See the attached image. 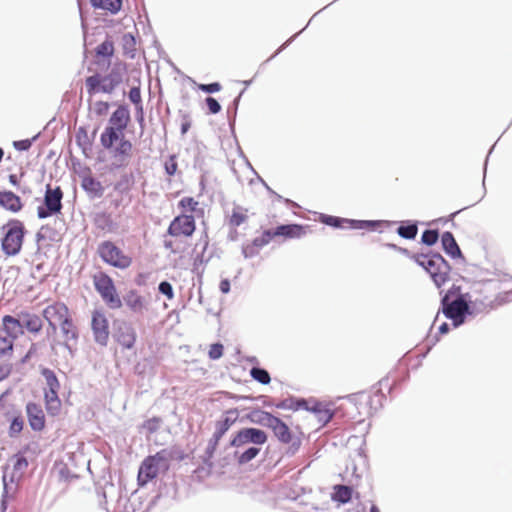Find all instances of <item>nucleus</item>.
<instances>
[{"instance_id":"nucleus-1","label":"nucleus","mask_w":512,"mask_h":512,"mask_svg":"<svg viewBox=\"0 0 512 512\" xmlns=\"http://www.w3.org/2000/svg\"><path fill=\"white\" fill-rule=\"evenodd\" d=\"M477 291L462 293L460 286L452 285L442 296L440 311L452 321L453 327H460L468 316H475L486 310L485 301L475 296Z\"/></svg>"},{"instance_id":"nucleus-2","label":"nucleus","mask_w":512,"mask_h":512,"mask_svg":"<svg viewBox=\"0 0 512 512\" xmlns=\"http://www.w3.org/2000/svg\"><path fill=\"white\" fill-rule=\"evenodd\" d=\"M268 441L267 433L255 427H243L232 434L225 450L235 448L233 457L239 465H245L255 459L260 451V446Z\"/></svg>"},{"instance_id":"nucleus-3","label":"nucleus","mask_w":512,"mask_h":512,"mask_svg":"<svg viewBox=\"0 0 512 512\" xmlns=\"http://www.w3.org/2000/svg\"><path fill=\"white\" fill-rule=\"evenodd\" d=\"M397 251L421 266L438 288L449 280L451 266L440 253L428 251L412 254L408 249L402 247L397 248Z\"/></svg>"},{"instance_id":"nucleus-4","label":"nucleus","mask_w":512,"mask_h":512,"mask_svg":"<svg viewBox=\"0 0 512 512\" xmlns=\"http://www.w3.org/2000/svg\"><path fill=\"white\" fill-rule=\"evenodd\" d=\"M4 235L1 239V249L7 256H16L20 253L24 238L26 235V228L22 221L18 219H10L5 225L2 226Z\"/></svg>"},{"instance_id":"nucleus-5","label":"nucleus","mask_w":512,"mask_h":512,"mask_svg":"<svg viewBox=\"0 0 512 512\" xmlns=\"http://www.w3.org/2000/svg\"><path fill=\"white\" fill-rule=\"evenodd\" d=\"M123 81V69L114 66L105 76L96 73L85 79L86 89L89 95L99 92L111 94Z\"/></svg>"},{"instance_id":"nucleus-6","label":"nucleus","mask_w":512,"mask_h":512,"mask_svg":"<svg viewBox=\"0 0 512 512\" xmlns=\"http://www.w3.org/2000/svg\"><path fill=\"white\" fill-rule=\"evenodd\" d=\"M97 254L104 263L121 270L129 268L132 264V258L110 240L98 244Z\"/></svg>"},{"instance_id":"nucleus-7","label":"nucleus","mask_w":512,"mask_h":512,"mask_svg":"<svg viewBox=\"0 0 512 512\" xmlns=\"http://www.w3.org/2000/svg\"><path fill=\"white\" fill-rule=\"evenodd\" d=\"M93 284L95 290L111 309L122 307V300L117 294L115 284L107 273L98 272L93 275Z\"/></svg>"},{"instance_id":"nucleus-8","label":"nucleus","mask_w":512,"mask_h":512,"mask_svg":"<svg viewBox=\"0 0 512 512\" xmlns=\"http://www.w3.org/2000/svg\"><path fill=\"white\" fill-rule=\"evenodd\" d=\"M62 199L63 191L61 187L57 186L55 188H51V185L48 184L46 186L43 205H40L37 208V217L39 219H46L61 213L63 207Z\"/></svg>"},{"instance_id":"nucleus-9","label":"nucleus","mask_w":512,"mask_h":512,"mask_svg":"<svg viewBox=\"0 0 512 512\" xmlns=\"http://www.w3.org/2000/svg\"><path fill=\"white\" fill-rule=\"evenodd\" d=\"M91 329L94 341L101 346H107L110 334L109 323L107 317L101 310L93 311Z\"/></svg>"},{"instance_id":"nucleus-10","label":"nucleus","mask_w":512,"mask_h":512,"mask_svg":"<svg viewBox=\"0 0 512 512\" xmlns=\"http://www.w3.org/2000/svg\"><path fill=\"white\" fill-rule=\"evenodd\" d=\"M196 229L195 219L193 215L181 214L176 216L170 223L167 233L170 236L190 237Z\"/></svg>"},{"instance_id":"nucleus-11","label":"nucleus","mask_w":512,"mask_h":512,"mask_svg":"<svg viewBox=\"0 0 512 512\" xmlns=\"http://www.w3.org/2000/svg\"><path fill=\"white\" fill-rule=\"evenodd\" d=\"M269 428L273 431L274 436L278 439V441L284 444L291 443V446L289 447V453L294 454L299 449L301 444L300 440H293L290 428L280 418L275 416Z\"/></svg>"},{"instance_id":"nucleus-12","label":"nucleus","mask_w":512,"mask_h":512,"mask_svg":"<svg viewBox=\"0 0 512 512\" xmlns=\"http://www.w3.org/2000/svg\"><path fill=\"white\" fill-rule=\"evenodd\" d=\"M61 333L63 337L65 338V341L63 343H59L62 345L70 354V356L73 358L75 356L76 349L73 347V345L70 343L71 340L77 341L79 337L78 329L74 325L73 320L71 316L69 315V310L67 309L66 316L61 321Z\"/></svg>"},{"instance_id":"nucleus-13","label":"nucleus","mask_w":512,"mask_h":512,"mask_svg":"<svg viewBox=\"0 0 512 512\" xmlns=\"http://www.w3.org/2000/svg\"><path fill=\"white\" fill-rule=\"evenodd\" d=\"M30 428L40 432L45 428V414L40 404L28 402L25 407Z\"/></svg>"},{"instance_id":"nucleus-14","label":"nucleus","mask_w":512,"mask_h":512,"mask_svg":"<svg viewBox=\"0 0 512 512\" xmlns=\"http://www.w3.org/2000/svg\"><path fill=\"white\" fill-rule=\"evenodd\" d=\"M67 306L62 303L50 305L43 310V317L48 321L49 329L48 332L55 333L57 330V324L61 327V321L66 316Z\"/></svg>"},{"instance_id":"nucleus-15","label":"nucleus","mask_w":512,"mask_h":512,"mask_svg":"<svg viewBox=\"0 0 512 512\" xmlns=\"http://www.w3.org/2000/svg\"><path fill=\"white\" fill-rule=\"evenodd\" d=\"M114 337L123 348L132 349L136 342V331L131 324L120 322L115 329Z\"/></svg>"},{"instance_id":"nucleus-16","label":"nucleus","mask_w":512,"mask_h":512,"mask_svg":"<svg viewBox=\"0 0 512 512\" xmlns=\"http://www.w3.org/2000/svg\"><path fill=\"white\" fill-rule=\"evenodd\" d=\"M111 150L112 156L116 161V163H114V167L120 168L127 165L129 159L132 157L133 145L130 140L122 138L117 146L113 147Z\"/></svg>"},{"instance_id":"nucleus-17","label":"nucleus","mask_w":512,"mask_h":512,"mask_svg":"<svg viewBox=\"0 0 512 512\" xmlns=\"http://www.w3.org/2000/svg\"><path fill=\"white\" fill-rule=\"evenodd\" d=\"M160 467L153 462L152 458L146 457L138 470V485L145 486L148 482L157 477Z\"/></svg>"},{"instance_id":"nucleus-18","label":"nucleus","mask_w":512,"mask_h":512,"mask_svg":"<svg viewBox=\"0 0 512 512\" xmlns=\"http://www.w3.org/2000/svg\"><path fill=\"white\" fill-rule=\"evenodd\" d=\"M131 116L127 105H120L110 116L108 126L114 127L119 131H125Z\"/></svg>"},{"instance_id":"nucleus-19","label":"nucleus","mask_w":512,"mask_h":512,"mask_svg":"<svg viewBox=\"0 0 512 512\" xmlns=\"http://www.w3.org/2000/svg\"><path fill=\"white\" fill-rule=\"evenodd\" d=\"M81 188L91 200L101 198L105 190L102 183L92 175H85L82 177Z\"/></svg>"},{"instance_id":"nucleus-20","label":"nucleus","mask_w":512,"mask_h":512,"mask_svg":"<svg viewBox=\"0 0 512 512\" xmlns=\"http://www.w3.org/2000/svg\"><path fill=\"white\" fill-rule=\"evenodd\" d=\"M441 245L444 252L453 259L464 260L462 251L450 231H445L441 235Z\"/></svg>"},{"instance_id":"nucleus-21","label":"nucleus","mask_w":512,"mask_h":512,"mask_svg":"<svg viewBox=\"0 0 512 512\" xmlns=\"http://www.w3.org/2000/svg\"><path fill=\"white\" fill-rule=\"evenodd\" d=\"M122 305L125 304L132 312L142 314L145 310V299L137 290L132 289L126 292L122 297Z\"/></svg>"},{"instance_id":"nucleus-22","label":"nucleus","mask_w":512,"mask_h":512,"mask_svg":"<svg viewBox=\"0 0 512 512\" xmlns=\"http://www.w3.org/2000/svg\"><path fill=\"white\" fill-rule=\"evenodd\" d=\"M275 237L281 236L286 239L301 238L306 233V226L301 224H281L273 229Z\"/></svg>"},{"instance_id":"nucleus-23","label":"nucleus","mask_w":512,"mask_h":512,"mask_svg":"<svg viewBox=\"0 0 512 512\" xmlns=\"http://www.w3.org/2000/svg\"><path fill=\"white\" fill-rule=\"evenodd\" d=\"M3 328L1 329L6 335L11 336L14 340H16L19 336H21L24 331L22 330V326L20 323L19 315H5L2 318Z\"/></svg>"},{"instance_id":"nucleus-24","label":"nucleus","mask_w":512,"mask_h":512,"mask_svg":"<svg viewBox=\"0 0 512 512\" xmlns=\"http://www.w3.org/2000/svg\"><path fill=\"white\" fill-rule=\"evenodd\" d=\"M22 330L27 329L31 333H38L42 329V319L33 313L21 311L18 313Z\"/></svg>"},{"instance_id":"nucleus-25","label":"nucleus","mask_w":512,"mask_h":512,"mask_svg":"<svg viewBox=\"0 0 512 512\" xmlns=\"http://www.w3.org/2000/svg\"><path fill=\"white\" fill-rule=\"evenodd\" d=\"M125 138L124 131H119L114 127L106 126L104 131L100 135V143L106 150H111L116 142H120V139Z\"/></svg>"},{"instance_id":"nucleus-26","label":"nucleus","mask_w":512,"mask_h":512,"mask_svg":"<svg viewBox=\"0 0 512 512\" xmlns=\"http://www.w3.org/2000/svg\"><path fill=\"white\" fill-rule=\"evenodd\" d=\"M0 206L13 213L19 212L23 204L18 195L12 191H0Z\"/></svg>"},{"instance_id":"nucleus-27","label":"nucleus","mask_w":512,"mask_h":512,"mask_svg":"<svg viewBox=\"0 0 512 512\" xmlns=\"http://www.w3.org/2000/svg\"><path fill=\"white\" fill-rule=\"evenodd\" d=\"M275 416L267 411L259 408H254L246 414V419L263 427L269 428Z\"/></svg>"},{"instance_id":"nucleus-28","label":"nucleus","mask_w":512,"mask_h":512,"mask_svg":"<svg viewBox=\"0 0 512 512\" xmlns=\"http://www.w3.org/2000/svg\"><path fill=\"white\" fill-rule=\"evenodd\" d=\"M491 288H496V281L494 279H488V280L474 284L469 292L478 290L477 292H475V296H477L480 299H483L485 301V305H486V309H487L489 306L487 303V301L489 300V297H488V295H486V292H488Z\"/></svg>"},{"instance_id":"nucleus-29","label":"nucleus","mask_w":512,"mask_h":512,"mask_svg":"<svg viewBox=\"0 0 512 512\" xmlns=\"http://www.w3.org/2000/svg\"><path fill=\"white\" fill-rule=\"evenodd\" d=\"M90 4L95 9L109 11L116 14L121 10L122 0H90Z\"/></svg>"},{"instance_id":"nucleus-30","label":"nucleus","mask_w":512,"mask_h":512,"mask_svg":"<svg viewBox=\"0 0 512 512\" xmlns=\"http://www.w3.org/2000/svg\"><path fill=\"white\" fill-rule=\"evenodd\" d=\"M353 490L347 485H335L332 500L341 504L348 503L352 498Z\"/></svg>"},{"instance_id":"nucleus-31","label":"nucleus","mask_w":512,"mask_h":512,"mask_svg":"<svg viewBox=\"0 0 512 512\" xmlns=\"http://www.w3.org/2000/svg\"><path fill=\"white\" fill-rule=\"evenodd\" d=\"M418 233L417 222L406 221L397 228V234L407 240H413Z\"/></svg>"},{"instance_id":"nucleus-32","label":"nucleus","mask_w":512,"mask_h":512,"mask_svg":"<svg viewBox=\"0 0 512 512\" xmlns=\"http://www.w3.org/2000/svg\"><path fill=\"white\" fill-rule=\"evenodd\" d=\"M307 400L303 398L289 397L275 404L278 409H288L297 411L299 409L306 408Z\"/></svg>"},{"instance_id":"nucleus-33","label":"nucleus","mask_w":512,"mask_h":512,"mask_svg":"<svg viewBox=\"0 0 512 512\" xmlns=\"http://www.w3.org/2000/svg\"><path fill=\"white\" fill-rule=\"evenodd\" d=\"M352 219L341 218L332 215L321 214L320 221L333 228L349 229V222Z\"/></svg>"},{"instance_id":"nucleus-34","label":"nucleus","mask_w":512,"mask_h":512,"mask_svg":"<svg viewBox=\"0 0 512 512\" xmlns=\"http://www.w3.org/2000/svg\"><path fill=\"white\" fill-rule=\"evenodd\" d=\"M384 223H386V221L352 219L349 222V229H367V230L375 231L377 228H379Z\"/></svg>"},{"instance_id":"nucleus-35","label":"nucleus","mask_w":512,"mask_h":512,"mask_svg":"<svg viewBox=\"0 0 512 512\" xmlns=\"http://www.w3.org/2000/svg\"><path fill=\"white\" fill-rule=\"evenodd\" d=\"M27 467L28 461L26 457L17 455L13 463V472L10 476V483L13 484L15 478H19Z\"/></svg>"},{"instance_id":"nucleus-36","label":"nucleus","mask_w":512,"mask_h":512,"mask_svg":"<svg viewBox=\"0 0 512 512\" xmlns=\"http://www.w3.org/2000/svg\"><path fill=\"white\" fill-rule=\"evenodd\" d=\"M208 244H209L208 235H207V232H204L203 235L199 239V243L196 245V247L202 245V251L197 254V256L195 258V264L196 263L207 264L210 261L211 255H208V256L206 255V250H207Z\"/></svg>"},{"instance_id":"nucleus-37","label":"nucleus","mask_w":512,"mask_h":512,"mask_svg":"<svg viewBox=\"0 0 512 512\" xmlns=\"http://www.w3.org/2000/svg\"><path fill=\"white\" fill-rule=\"evenodd\" d=\"M41 375L46 381L47 390H59L60 383L55 372L49 368H42Z\"/></svg>"},{"instance_id":"nucleus-38","label":"nucleus","mask_w":512,"mask_h":512,"mask_svg":"<svg viewBox=\"0 0 512 512\" xmlns=\"http://www.w3.org/2000/svg\"><path fill=\"white\" fill-rule=\"evenodd\" d=\"M246 212L247 209L242 206H235L229 218V224L233 227H238L243 224L247 220Z\"/></svg>"},{"instance_id":"nucleus-39","label":"nucleus","mask_w":512,"mask_h":512,"mask_svg":"<svg viewBox=\"0 0 512 512\" xmlns=\"http://www.w3.org/2000/svg\"><path fill=\"white\" fill-rule=\"evenodd\" d=\"M149 457L152 458L153 462H155V464H157L160 468L167 469L169 466V461L172 459V452L168 449H162L155 455H150Z\"/></svg>"},{"instance_id":"nucleus-40","label":"nucleus","mask_w":512,"mask_h":512,"mask_svg":"<svg viewBox=\"0 0 512 512\" xmlns=\"http://www.w3.org/2000/svg\"><path fill=\"white\" fill-rule=\"evenodd\" d=\"M250 375L255 381H257L263 385H267L271 381L269 372L262 367H258V366L252 367L250 370Z\"/></svg>"},{"instance_id":"nucleus-41","label":"nucleus","mask_w":512,"mask_h":512,"mask_svg":"<svg viewBox=\"0 0 512 512\" xmlns=\"http://www.w3.org/2000/svg\"><path fill=\"white\" fill-rule=\"evenodd\" d=\"M95 53L99 57L111 58L114 55V44L110 39H106L101 44H99Z\"/></svg>"},{"instance_id":"nucleus-42","label":"nucleus","mask_w":512,"mask_h":512,"mask_svg":"<svg viewBox=\"0 0 512 512\" xmlns=\"http://www.w3.org/2000/svg\"><path fill=\"white\" fill-rule=\"evenodd\" d=\"M14 341L11 336L6 335L0 329V356H6L12 352Z\"/></svg>"},{"instance_id":"nucleus-43","label":"nucleus","mask_w":512,"mask_h":512,"mask_svg":"<svg viewBox=\"0 0 512 512\" xmlns=\"http://www.w3.org/2000/svg\"><path fill=\"white\" fill-rule=\"evenodd\" d=\"M24 428V420L21 415L14 416L11 419L8 434L11 438L17 437Z\"/></svg>"},{"instance_id":"nucleus-44","label":"nucleus","mask_w":512,"mask_h":512,"mask_svg":"<svg viewBox=\"0 0 512 512\" xmlns=\"http://www.w3.org/2000/svg\"><path fill=\"white\" fill-rule=\"evenodd\" d=\"M438 239H439L438 229H426L423 231L422 236H421V242L428 247H431L434 244H436Z\"/></svg>"},{"instance_id":"nucleus-45","label":"nucleus","mask_w":512,"mask_h":512,"mask_svg":"<svg viewBox=\"0 0 512 512\" xmlns=\"http://www.w3.org/2000/svg\"><path fill=\"white\" fill-rule=\"evenodd\" d=\"M275 237L273 229H266L262 232L261 236L255 237L253 239L254 246H257L259 249L268 245L272 239Z\"/></svg>"},{"instance_id":"nucleus-46","label":"nucleus","mask_w":512,"mask_h":512,"mask_svg":"<svg viewBox=\"0 0 512 512\" xmlns=\"http://www.w3.org/2000/svg\"><path fill=\"white\" fill-rule=\"evenodd\" d=\"M239 417V412L236 408L225 411L222 417L219 419L229 429L236 423Z\"/></svg>"},{"instance_id":"nucleus-47","label":"nucleus","mask_w":512,"mask_h":512,"mask_svg":"<svg viewBox=\"0 0 512 512\" xmlns=\"http://www.w3.org/2000/svg\"><path fill=\"white\" fill-rule=\"evenodd\" d=\"M123 42V50L125 54H130V57H134V52L136 50V40L135 37L131 33H126L122 37Z\"/></svg>"},{"instance_id":"nucleus-48","label":"nucleus","mask_w":512,"mask_h":512,"mask_svg":"<svg viewBox=\"0 0 512 512\" xmlns=\"http://www.w3.org/2000/svg\"><path fill=\"white\" fill-rule=\"evenodd\" d=\"M217 448L215 446L210 445L207 443V446L205 448V451L203 455L201 456L202 463L207 466L208 468H213V458L215 455Z\"/></svg>"},{"instance_id":"nucleus-49","label":"nucleus","mask_w":512,"mask_h":512,"mask_svg":"<svg viewBox=\"0 0 512 512\" xmlns=\"http://www.w3.org/2000/svg\"><path fill=\"white\" fill-rule=\"evenodd\" d=\"M161 423H162L161 418L152 417V418L146 420L143 423L142 427H143V429L146 430V432L148 434H154L155 432H157L159 430Z\"/></svg>"},{"instance_id":"nucleus-50","label":"nucleus","mask_w":512,"mask_h":512,"mask_svg":"<svg viewBox=\"0 0 512 512\" xmlns=\"http://www.w3.org/2000/svg\"><path fill=\"white\" fill-rule=\"evenodd\" d=\"M133 182V175L132 174H123L120 177V180L115 184V190L124 192L129 190L131 184Z\"/></svg>"},{"instance_id":"nucleus-51","label":"nucleus","mask_w":512,"mask_h":512,"mask_svg":"<svg viewBox=\"0 0 512 512\" xmlns=\"http://www.w3.org/2000/svg\"><path fill=\"white\" fill-rule=\"evenodd\" d=\"M199 202L196 201L193 197H183L178 206L184 210H189L190 212H196L198 208Z\"/></svg>"},{"instance_id":"nucleus-52","label":"nucleus","mask_w":512,"mask_h":512,"mask_svg":"<svg viewBox=\"0 0 512 512\" xmlns=\"http://www.w3.org/2000/svg\"><path fill=\"white\" fill-rule=\"evenodd\" d=\"M39 133L33 136L31 139L16 140L13 142V147L18 151H28L32 146L33 142L39 137Z\"/></svg>"},{"instance_id":"nucleus-53","label":"nucleus","mask_w":512,"mask_h":512,"mask_svg":"<svg viewBox=\"0 0 512 512\" xmlns=\"http://www.w3.org/2000/svg\"><path fill=\"white\" fill-rule=\"evenodd\" d=\"M129 100L137 107L142 106L141 91L139 86H133L128 93Z\"/></svg>"},{"instance_id":"nucleus-54","label":"nucleus","mask_w":512,"mask_h":512,"mask_svg":"<svg viewBox=\"0 0 512 512\" xmlns=\"http://www.w3.org/2000/svg\"><path fill=\"white\" fill-rule=\"evenodd\" d=\"M224 346L217 342L210 346L208 356L212 360H217L223 356Z\"/></svg>"},{"instance_id":"nucleus-55","label":"nucleus","mask_w":512,"mask_h":512,"mask_svg":"<svg viewBox=\"0 0 512 512\" xmlns=\"http://www.w3.org/2000/svg\"><path fill=\"white\" fill-rule=\"evenodd\" d=\"M158 291L168 299H173L174 297L173 287L168 281H161L158 285Z\"/></svg>"},{"instance_id":"nucleus-56","label":"nucleus","mask_w":512,"mask_h":512,"mask_svg":"<svg viewBox=\"0 0 512 512\" xmlns=\"http://www.w3.org/2000/svg\"><path fill=\"white\" fill-rule=\"evenodd\" d=\"M177 168H178V164H177V161H176V156L175 155H171L169 157V159L167 161H165V163H164L165 172L169 176H173L176 173Z\"/></svg>"},{"instance_id":"nucleus-57","label":"nucleus","mask_w":512,"mask_h":512,"mask_svg":"<svg viewBox=\"0 0 512 512\" xmlns=\"http://www.w3.org/2000/svg\"><path fill=\"white\" fill-rule=\"evenodd\" d=\"M7 472L5 471L4 472V475H3V485H4V491H3V495H2V500H1V504H0V512H6L7 510V500H6V497H7V494L9 492V489H10V486L7 482Z\"/></svg>"},{"instance_id":"nucleus-58","label":"nucleus","mask_w":512,"mask_h":512,"mask_svg":"<svg viewBox=\"0 0 512 512\" xmlns=\"http://www.w3.org/2000/svg\"><path fill=\"white\" fill-rule=\"evenodd\" d=\"M205 103L207 105V108L211 114H217L221 111V105L218 102V100L212 96H208L205 99Z\"/></svg>"},{"instance_id":"nucleus-59","label":"nucleus","mask_w":512,"mask_h":512,"mask_svg":"<svg viewBox=\"0 0 512 512\" xmlns=\"http://www.w3.org/2000/svg\"><path fill=\"white\" fill-rule=\"evenodd\" d=\"M259 253V248L257 246H254V243L251 242L250 244L243 245L242 246V254L244 258H253Z\"/></svg>"},{"instance_id":"nucleus-60","label":"nucleus","mask_w":512,"mask_h":512,"mask_svg":"<svg viewBox=\"0 0 512 512\" xmlns=\"http://www.w3.org/2000/svg\"><path fill=\"white\" fill-rule=\"evenodd\" d=\"M198 89L208 93L213 94L221 90V84L219 82H212L208 84H199Z\"/></svg>"},{"instance_id":"nucleus-61","label":"nucleus","mask_w":512,"mask_h":512,"mask_svg":"<svg viewBox=\"0 0 512 512\" xmlns=\"http://www.w3.org/2000/svg\"><path fill=\"white\" fill-rule=\"evenodd\" d=\"M58 391L59 390H47L44 391V399L47 405L52 404L53 402L60 403L59 397H58Z\"/></svg>"},{"instance_id":"nucleus-62","label":"nucleus","mask_w":512,"mask_h":512,"mask_svg":"<svg viewBox=\"0 0 512 512\" xmlns=\"http://www.w3.org/2000/svg\"><path fill=\"white\" fill-rule=\"evenodd\" d=\"M109 103L105 101H97L94 105V111L98 116L105 115L109 110Z\"/></svg>"},{"instance_id":"nucleus-63","label":"nucleus","mask_w":512,"mask_h":512,"mask_svg":"<svg viewBox=\"0 0 512 512\" xmlns=\"http://www.w3.org/2000/svg\"><path fill=\"white\" fill-rule=\"evenodd\" d=\"M316 416L319 422H322V424L325 425L332 419L333 412L330 409L324 407Z\"/></svg>"},{"instance_id":"nucleus-64","label":"nucleus","mask_w":512,"mask_h":512,"mask_svg":"<svg viewBox=\"0 0 512 512\" xmlns=\"http://www.w3.org/2000/svg\"><path fill=\"white\" fill-rule=\"evenodd\" d=\"M111 222L110 217L105 213L97 214L95 223L98 228L104 229Z\"/></svg>"}]
</instances>
